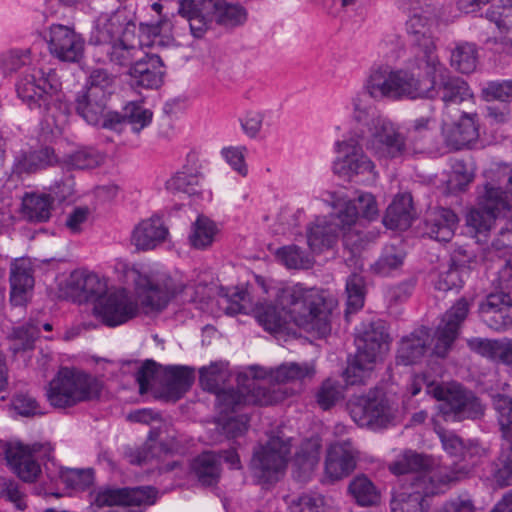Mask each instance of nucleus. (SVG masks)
Wrapping results in <instances>:
<instances>
[{
  "mask_svg": "<svg viewBox=\"0 0 512 512\" xmlns=\"http://www.w3.org/2000/svg\"><path fill=\"white\" fill-rule=\"evenodd\" d=\"M103 157L93 148H82L63 157V163L71 169H93L100 165Z\"/></svg>",
  "mask_w": 512,
  "mask_h": 512,
  "instance_id": "55",
  "label": "nucleus"
},
{
  "mask_svg": "<svg viewBox=\"0 0 512 512\" xmlns=\"http://www.w3.org/2000/svg\"><path fill=\"white\" fill-rule=\"evenodd\" d=\"M477 114L463 112L459 121L452 126L443 123L444 143L450 151L461 150L479 137Z\"/></svg>",
  "mask_w": 512,
  "mask_h": 512,
  "instance_id": "29",
  "label": "nucleus"
},
{
  "mask_svg": "<svg viewBox=\"0 0 512 512\" xmlns=\"http://www.w3.org/2000/svg\"><path fill=\"white\" fill-rule=\"evenodd\" d=\"M146 282L147 287L142 299V304L151 311L163 310L170 299L178 293L177 288L172 285L170 278L165 279L162 284L154 283L148 279Z\"/></svg>",
  "mask_w": 512,
  "mask_h": 512,
  "instance_id": "40",
  "label": "nucleus"
},
{
  "mask_svg": "<svg viewBox=\"0 0 512 512\" xmlns=\"http://www.w3.org/2000/svg\"><path fill=\"white\" fill-rule=\"evenodd\" d=\"M353 421L360 427L373 430L387 428L398 422L399 410L395 403L384 396H360L348 402Z\"/></svg>",
  "mask_w": 512,
  "mask_h": 512,
  "instance_id": "11",
  "label": "nucleus"
},
{
  "mask_svg": "<svg viewBox=\"0 0 512 512\" xmlns=\"http://www.w3.org/2000/svg\"><path fill=\"white\" fill-rule=\"evenodd\" d=\"M486 19L493 23L499 33L512 35V1L497 0L485 12Z\"/></svg>",
  "mask_w": 512,
  "mask_h": 512,
  "instance_id": "49",
  "label": "nucleus"
},
{
  "mask_svg": "<svg viewBox=\"0 0 512 512\" xmlns=\"http://www.w3.org/2000/svg\"><path fill=\"white\" fill-rule=\"evenodd\" d=\"M130 36L121 38L118 42L106 46L102 53H105L108 60L118 66H132V64L140 58L142 50L134 43H130Z\"/></svg>",
  "mask_w": 512,
  "mask_h": 512,
  "instance_id": "43",
  "label": "nucleus"
},
{
  "mask_svg": "<svg viewBox=\"0 0 512 512\" xmlns=\"http://www.w3.org/2000/svg\"><path fill=\"white\" fill-rule=\"evenodd\" d=\"M343 397L341 384L331 378L323 381L317 391V403L323 410H328L334 406Z\"/></svg>",
  "mask_w": 512,
  "mask_h": 512,
  "instance_id": "59",
  "label": "nucleus"
},
{
  "mask_svg": "<svg viewBox=\"0 0 512 512\" xmlns=\"http://www.w3.org/2000/svg\"><path fill=\"white\" fill-rule=\"evenodd\" d=\"M291 452L289 439L270 437L268 442L254 453L252 469L255 477L263 484L278 481L284 472Z\"/></svg>",
  "mask_w": 512,
  "mask_h": 512,
  "instance_id": "13",
  "label": "nucleus"
},
{
  "mask_svg": "<svg viewBox=\"0 0 512 512\" xmlns=\"http://www.w3.org/2000/svg\"><path fill=\"white\" fill-rule=\"evenodd\" d=\"M66 291L74 299L96 303L108 291V284L105 278L92 271L76 269L66 280Z\"/></svg>",
  "mask_w": 512,
  "mask_h": 512,
  "instance_id": "25",
  "label": "nucleus"
},
{
  "mask_svg": "<svg viewBox=\"0 0 512 512\" xmlns=\"http://www.w3.org/2000/svg\"><path fill=\"white\" fill-rule=\"evenodd\" d=\"M321 442L319 438L305 440L295 455V465L304 476L309 475L317 467L320 460Z\"/></svg>",
  "mask_w": 512,
  "mask_h": 512,
  "instance_id": "48",
  "label": "nucleus"
},
{
  "mask_svg": "<svg viewBox=\"0 0 512 512\" xmlns=\"http://www.w3.org/2000/svg\"><path fill=\"white\" fill-rule=\"evenodd\" d=\"M27 67L16 84L18 97L31 109L38 110L47 125L62 129L68 121L69 109L62 101L61 82L57 73L32 66L29 49H11L0 54V68L4 73L17 72Z\"/></svg>",
  "mask_w": 512,
  "mask_h": 512,
  "instance_id": "2",
  "label": "nucleus"
},
{
  "mask_svg": "<svg viewBox=\"0 0 512 512\" xmlns=\"http://www.w3.org/2000/svg\"><path fill=\"white\" fill-rule=\"evenodd\" d=\"M168 235L160 217L154 216L141 221L133 230L131 242L138 250H151L162 243Z\"/></svg>",
  "mask_w": 512,
  "mask_h": 512,
  "instance_id": "32",
  "label": "nucleus"
},
{
  "mask_svg": "<svg viewBox=\"0 0 512 512\" xmlns=\"http://www.w3.org/2000/svg\"><path fill=\"white\" fill-rule=\"evenodd\" d=\"M199 381L201 387L216 394L228 378V371L223 363H212L208 367L199 370Z\"/></svg>",
  "mask_w": 512,
  "mask_h": 512,
  "instance_id": "53",
  "label": "nucleus"
},
{
  "mask_svg": "<svg viewBox=\"0 0 512 512\" xmlns=\"http://www.w3.org/2000/svg\"><path fill=\"white\" fill-rule=\"evenodd\" d=\"M376 361V358L356 351L344 371L346 383L348 385L365 384L373 373Z\"/></svg>",
  "mask_w": 512,
  "mask_h": 512,
  "instance_id": "41",
  "label": "nucleus"
},
{
  "mask_svg": "<svg viewBox=\"0 0 512 512\" xmlns=\"http://www.w3.org/2000/svg\"><path fill=\"white\" fill-rule=\"evenodd\" d=\"M92 504L105 506H150L156 502L157 490L151 486L110 488L101 487L91 493Z\"/></svg>",
  "mask_w": 512,
  "mask_h": 512,
  "instance_id": "19",
  "label": "nucleus"
},
{
  "mask_svg": "<svg viewBox=\"0 0 512 512\" xmlns=\"http://www.w3.org/2000/svg\"><path fill=\"white\" fill-rule=\"evenodd\" d=\"M108 99L92 97L89 92L82 90L75 99V110L88 124L99 125L107 110Z\"/></svg>",
  "mask_w": 512,
  "mask_h": 512,
  "instance_id": "39",
  "label": "nucleus"
},
{
  "mask_svg": "<svg viewBox=\"0 0 512 512\" xmlns=\"http://www.w3.org/2000/svg\"><path fill=\"white\" fill-rule=\"evenodd\" d=\"M411 69L424 72L423 78H418L416 99L441 100L444 109L451 105H459L473 97L468 83L451 72L436 57L435 65L428 61Z\"/></svg>",
  "mask_w": 512,
  "mask_h": 512,
  "instance_id": "6",
  "label": "nucleus"
},
{
  "mask_svg": "<svg viewBox=\"0 0 512 512\" xmlns=\"http://www.w3.org/2000/svg\"><path fill=\"white\" fill-rule=\"evenodd\" d=\"M10 302L14 306H22L27 302L28 291L34 286L33 268L29 260L18 259L11 265Z\"/></svg>",
  "mask_w": 512,
  "mask_h": 512,
  "instance_id": "31",
  "label": "nucleus"
},
{
  "mask_svg": "<svg viewBox=\"0 0 512 512\" xmlns=\"http://www.w3.org/2000/svg\"><path fill=\"white\" fill-rule=\"evenodd\" d=\"M470 304L465 298L459 299L443 316L436 330L433 353L445 357L457 338L462 322L466 319Z\"/></svg>",
  "mask_w": 512,
  "mask_h": 512,
  "instance_id": "22",
  "label": "nucleus"
},
{
  "mask_svg": "<svg viewBox=\"0 0 512 512\" xmlns=\"http://www.w3.org/2000/svg\"><path fill=\"white\" fill-rule=\"evenodd\" d=\"M482 94L487 101L510 102L512 101V80L488 82L483 87Z\"/></svg>",
  "mask_w": 512,
  "mask_h": 512,
  "instance_id": "62",
  "label": "nucleus"
},
{
  "mask_svg": "<svg viewBox=\"0 0 512 512\" xmlns=\"http://www.w3.org/2000/svg\"><path fill=\"white\" fill-rule=\"evenodd\" d=\"M361 138H349L335 143V151L338 154L333 162V172L340 177L352 180L362 175L368 180H375L378 173L374 163L363 152L359 140Z\"/></svg>",
  "mask_w": 512,
  "mask_h": 512,
  "instance_id": "14",
  "label": "nucleus"
},
{
  "mask_svg": "<svg viewBox=\"0 0 512 512\" xmlns=\"http://www.w3.org/2000/svg\"><path fill=\"white\" fill-rule=\"evenodd\" d=\"M215 9H212L213 20L224 27L233 28L245 23L247 12L245 8L226 0H215Z\"/></svg>",
  "mask_w": 512,
  "mask_h": 512,
  "instance_id": "45",
  "label": "nucleus"
},
{
  "mask_svg": "<svg viewBox=\"0 0 512 512\" xmlns=\"http://www.w3.org/2000/svg\"><path fill=\"white\" fill-rule=\"evenodd\" d=\"M115 78L104 69H95L91 72L85 91L92 97H105L109 99L113 93Z\"/></svg>",
  "mask_w": 512,
  "mask_h": 512,
  "instance_id": "54",
  "label": "nucleus"
},
{
  "mask_svg": "<svg viewBox=\"0 0 512 512\" xmlns=\"http://www.w3.org/2000/svg\"><path fill=\"white\" fill-rule=\"evenodd\" d=\"M217 233L216 223L208 217L200 215L192 224L188 237L189 243L195 249L204 250L212 245Z\"/></svg>",
  "mask_w": 512,
  "mask_h": 512,
  "instance_id": "47",
  "label": "nucleus"
},
{
  "mask_svg": "<svg viewBox=\"0 0 512 512\" xmlns=\"http://www.w3.org/2000/svg\"><path fill=\"white\" fill-rule=\"evenodd\" d=\"M481 320L495 331L512 327V297L505 292L488 294L478 306Z\"/></svg>",
  "mask_w": 512,
  "mask_h": 512,
  "instance_id": "23",
  "label": "nucleus"
},
{
  "mask_svg": "<svg viewBox=\"0 0 512 512\" xmlns=\"http://www.w3.org/2000/svg\"><path fill=\"white\" fill-rule=\"evenodd\" d=\"M349 492L360 506H372L378 503L379 493L366 476H357L349 484Z\"/></svg>",
  "mask_w": 512,
  "mask_h": 512,
  "instance_id": "52",
  "label": "nucleus"
},
{
  "mask_svg": "<svg viewBox=\"0 0 512 512\" xmlns=\"http://www.w3.org/2000/svg\"><path fill=\"white\" fill-rule=\"evenodd\" d=\"M404 258L405 253L401 248L395 245H388L383 249L381 256L373 265V270L379 275L386 276L393 270L401 267Z\"/></svg>",
  "mask_w": 512,
  "mask_h": 512,
  "instance_id": "57",
  "label": "nucleus"
},
{
  "mask_svg": "<svg viewBox=\"0 0 512 512\" xmlns=\"http://www.w3.org/2000/svg\"><path fill=\"white\" fill-rule=\"evenodd\" d=\"M94 314L108 327L122 325L137 316L139 307L136 299L124 288H119L98 299Z\"/></svg>",
  "mask_w": 512,
  "mask_h": 512,
  "instance_id": "16",
  "label": "nucleus"
},
{
  "mask_svg": "<svg viewBox=\"0 0 512 512\" xmlns=\"http://www.w3.org/2000/svg\"><path fill=\"white\" fill-rule=\"evenodd\" d=\"M412 209L410 194L397 195L386 210L384 225L389 229H407L411 225Z\"/></svg>",
  "mask_w": 512,
  "mask_h": 512,
  "instance_id": "38",
  "label": "nucleus"
},
{
  "mask_svg": "<svg viewBox=\"0 0 512 512\" xmlns=\"http://www.w3.org/2000/svg\"><path fill=\"white\" fill-rule=\"evenodd\" d=\"M354 342L357 351L378 359L388 349L389 334L385 322L380 319L362 322L356 328Z\"/></svg>",
  "mask_w": 512,
  "mask_h": 512,
  "instance_id": "27",
  "label": "nucleus"
},
{
  "mask_svg": "<svg viewBox=\"0 0 512 512\" xmlns=\"http://www.w3.org/2000/svg\"><path fill=\"white\" fill-rule=\"evenodd\" d=\"M102 382L83 370L61 367L49 382L46 397L55 408H70L96 399L102 391Z\"/></svg>",
  "mask_w": 512,
  "mask_h": 512,
  "instance_id": "7",
  "label": "nucleus"
},
{
  "mask_svg": "<svg viewBox=\"0 0 512 512\" xmlns=\"http://www.w3.org/2000/svg\"><path fill=\"white\" fill-rule=\"evenodd\" d=\"M347 313H354L364 305L365 283L362 276L352 274L346 281Z\"/></svg>",
  "mask_w": 512,
  "mask_h": 512,
  "instance_id": "58",
  "label": "nucleus"
},
{
  "mask_svg": "<svg viewBox=\"0 0 512 512\" xmlns=\"http://www.w3.org/2000/svg\"><path fill=\"white\" fill-rule=\"evenodd\" d=\"M494 407L503 437L508 443L499 456L494 478L500 486H509L512 484V399L498 394L494 397Z\"/></svg>",
  "mask_w": 512,
  "mask_h": 512,
  "instance_id": "17",
  "label": "nucleus"
},
{
  "mask_svg": "<svg viewBox=\"0 0 512 512\" xmlns=\"http://www.w3.org/2000/svg\"><path fill=\"white\" fill-rule=\"evenodd\" d=\"M486 455V449L480 446L478 443L469 442L465 444V449L462 453L461 459L459 463H456V467H453L448 471L446 467L431 468V471H441L443 474L447 473L448 475L455 476L451 482L459 479L460 475H464L469 473L473 466H475L478 461Z\"/></svg>",
  "mask_w": 512,
  "mask_h": 512,
  "instance_id": "42",
  "label": "nucleus"
},
{
  "mask_svg": "<svg viewBox=\"0 0 512 512\" xmlns=\"http://www.w3.org/2000/svg\"><path fill=\"white\" fill-rule=\"evenodd\" d=\"M57 161L54 149L45 146L38 150L20 153L13 166V172L21 176L45 168Z\"/></svg>",
  "mask_w": 512,
  "mask_h": 512,
  "instance_id": "35",
  "label": "nucleus"
},
{
  "mask_svg": "<svg viewBox=\"0 0 512 512\" xmlns=\"http://www.w3.org/2000/svg\"><path fill=\"white\" fill-rule=\"evenodd\" d=\"M40 332L39 323L34 320L14 328L12 333L13 344L11 346L13 353L33 349L34 342L40 336Z\"/></svg>",
  "mask_w": 512,
  "mask_h": 512,
  "instance_id": "51",
  "label": "nucleus"
},
{
  "mask_svg": "<svg viewBox=\"0 0 512 512\" xmlns=\"http://www.w3.org/2000/svg\"><path fill=\"white\" fill-rule=\"evenodd\" d=\"M400 8L410 15L406 21V31L411 38V57L407 61L408 68L423 65L428 61L435 65L437 55L436 44L432 35V27L437 22L436 8L432 0H397Z\"/></svg>",
  "mask_w": 512,
  "mask_h": 512,
  "instance_id": "5",
  "label": "nucleus"
},
{
  "mask_svg": "<svg viewBox=\"0 0 512 512\" xmlns=\"http://www.w3.org/2000/svg\"><path fill=\"white\" fill-rule=\"evenodd\" d=\"M356 467V452L350 439L337 441L327 450L324 466L326 482L334 483L348 477Z\"/></svg>",
  "mask_w": 512,
  "mask_h": 512,
  "instance_id": "24",
  "label": "nucleus"
},
{
  "mask_svg": "<svg viewBox=\"0 0 512 512\" xmlns=\"http://www.w3.org/2000/svg\"><path fill=\"white\" fill-rule=\"evenodd\" d=\"M44 39L51 55L60 61L75 63L83 57L85 39L71 26L52 24L45 32Z\"/></svg>",
  "mask_w": 512,
  "mask_h": 512,
  "instance_id": "18",
  "label": "nucleus"
},
{
  "mask_svg": "<svg viewBox=\"0 0 512 512\" xmlns=\"http://www.w3.org/2000/svg\"><path fill=\"white\" fill-rule=\"evenodd\" d=\"M167 379L163 392L167 399L177 401L191 388L194 382V371L185 366H171L167 368Z\"/></svg>",
  "mask_w": 512,
  "mask_h": 512,
  "instance_id": "37",
  "label": "nucleus"
},
{
  "mask_svg": "<svg viewBox=\"0 0 512 512\" xmlns=\"http://www.w3.org/2000/svg\"><path fill=\"white\" fill-rule=\"evenodd\" d=\"M314 374L313 369L308 364L285 363L272 370L270 379L277 384L301 381L310 378Z\"/></svg>",
  "mask_w": 512,
  "mask_h": 512,
  "instance_id": "50",
  "label": "nucleus"
},
{
  "mask_svg": "<svg viewBox=\"0 0 512 512\" xmlns=\"http://www.w3.org/2000/svg\"><path fill=\"white\" fill-rule=\"evenodd\" d=\"M418 78L408 69L390 66L372 68L364 82V92L376 101L416 100Z\"/></svg>",
  "mask_w": 512,
  "mask_h": 512,
  "instance_id": "8",
  "label": "nucleus"
},
{
  "mask_svg": "<svg viewBox=\"0 0 512 512\" xmlns=\"http://www.w3.org/2000/svg\"><path fill=\"white\" fill-rule=\"evenodd\" d=\"M54 198L44 193H26L22 199L21 213L29 222L43 223L51 217Z\"/></svg>",
  "mask_w": 512,
  "mask_h": 512,
  "instance_id": "36",
  "label": "nucleus"
},
{
  "mask_svg": "<svg viewBox=\"0 0 512 512\" xmlns=\"http://www.w3.org/2000/svg\"><path fill=\"white\" fill-rule=\"evenodd\" d=\"M134 30L135 24L127 19L124 12L103 13L95 21L90 40L93 44L101 46L103 50L121 38L127 36L134 38Z\"/></svg>",
  "mask_w": 512,
  "mask_h": 512,
  "instance_id": "20",
  "label": "nucleus"
},
{
  "mask_svg": "<svg viewBox=\"0 0 512 512\" xmlns=\"http://www.w3.org/2000/svg\"><path fill=\"white\" fill-rule=\"evenodd\" d=\"M220 414L228 415L243 405H272L285 398V392L276 386H266L259 380L250 379L237 389H221L216 394Z\"/></svg>",
  "mask_w": 512,
  "mask_h": 512,
  "instance_id": "9",
  "label": "nucleus"
},
{
  "mask_svg": "<svg viewBox=\"0 0 512 512\" xmlns=\"http://www.w3.org/2000/svg\"><path fill=\"white\" fill-rule=\"evenodd\" d=\"M434 460L427 455L407 450L389 465L394 475H411L410 490L393 494L391 512H428L427 497L443 493L455 476L431 471Z\"/></svg>",
  "mask_w": 512,
  "mask_h": 512,
  "instance_id": "4",
  "label": "nucleus"
},
{
  "mask_svg": "<svg viewBox=\"0 0 512 512\" xmlns=\"http://www.w3.org/2000/svg\"><path fill=\"white\" fill-rule=\"evenodd\" d=\"M431 341L430 330L426 327L418 328L410 335L403 337L397 351V363L402 365L418 363L429 351Z\"/></svg>",
  "mask_w": 512,
  "mask_h": 512,
  "instance_id": "30",
  "label": "nucleus"
},
{
  "mask_svg": "<svg viewBox=\"0 0 512 512\" xmlns=\"http://www.w3.org/2000/svg\"><path fill=\"white\" fill-rule=\"evenodd\" d=\"M126 123L131 125L133 132L138 133L152 121V112L141 105L131 102L124 108Z\"/></svg>",
  "mask_w": 512,
  "mask_h": 512,
  "instance_id": "61",
  "label": "nucleus"
},
{
  "mask_svg": "<svg viewBox=\"0 0 512 512\" xmlns=\"http://www.w3.org/2000/svg\"><path fill=\"white\" fill-rule=\"evenodd\" d=\"M129 75L132 85L145 89H157L164 82V63L158 55L146 54L132 64Z\"/></svg>",
  "mask_w": 512,
  "mask_h": 512,
  "instance_id": "28",
  "label": "nucleus"
},
{
  "mask_svg": "<svg viewBox=\"0 0 512 512\" xmlns=\"http://www.w3.org/2000/svg\"><path fill=\"white\" fill-rule=\"evenodd\" d=\"M478 50L474 43L458 42L451 49L450 64L463 74L472 73L477 66Z\"/></svg>",
  "mask_w": 512,
  "mask_h": 512,
  "instance_id": "44",
  "label": "nucleus"
},
{
  "mask_svg": "<svg viewBox=\"0 0 512 512\" xmlns=\"http://www.w3.org/2000/svg\"><path fill=\"white\" fill-rule=\"evenodd\" d=\"M366 93L357 94L353 100V119L361 126L366 127L365 135L369 133V128L373 127V121L378 118L373 117L372 106L366 100Z\"/></svg>",
  "mask_w": 512,
  "mask_h": 512,
  "instance_id": "60",
  "label": "nucleus"
},
{
  "mask_svg": "<svg viewBox=\"0 0 512 512\" xmlns=\"http://www.w3.org/2000/svg\"><path fill=\"white\" fill-rule=\"evenodd\" d=\"M458 224L457 215L448 208H435L426 217V233L439 242H448L454 236Z\"/></svg>",
  "mask_w": 512,
  "mask_h": 512,
  "instance_id": "33",
  "label": "nucleus"
},
{
  "mask_svg": "<svg viewBox=\"0 0 512 512\" xmlns=\"http://www.w3.org/2000/svg\"><path fill=\"white\" fill-rule=\"evenodd\" d=\"M276 256L289 269H308L313 265V258L296 245L281 247Z\"/></svg>",
  "mask_w": 512,
  "mask_h": 512,
  "instance_id": "56",
  "label": "nucleus"
},
{
  "mask_svg": "<svg viewBox=\"0 0 512 512\" xmlns=\"http://www.w3.org/2000/svg\"><path fill=\"white\" fill-rule=\"evenodd\" d=\"M512 209V199L499 187L485 185L484 193L478 198V207L469 211L466 224L475 234H486L496 218L506 217Z\"/></svg>",
  "mask_w": 512,
  "mask_h": 512,
  "instance_id": "12",
  "label": "nucleus"
},
{
  "mask_svg": "<svg viewBox=\"0 0 512 512\" xmlns=\"http://www.w3.org/2000/svg\"><path fill=\"white\" fill-rule=\"evenodd\" d=\"M65 483L75 490H85L94 482V471L92 469H72L64 476Z\"/></svg>",
  "mask_w": 512,
  "mask_h": 512,
  "instance_id": "64",
  "label": "nucleus"
},
{
  "mask_svg": "<svg viewBox=\"0 0 512 512\" xmlns=\"http://www.w3.org/2000/svg\"><path fill=\"white\" fill-rule=\"evenodd\" d=\"M160 430L151 429L149 431L146 442L137 448H127L124 452V457L131 465L144 466L153 464L155 461L159 464L160 460L172 452L171 444L159 439ZM177 466L176 462H169L165 466L156 467L160 471H171Z\"/></svg>",
  "mask_w": 512,
  "mask_h": 512,
  "instance_id": "21",
  "label": "nucleus"
},
{
  "mask_svg": "<svg viewBox=\"0 0 512 512\" xmlns=\"http://www.w3.org/2000/svg\"><path fill=\"white\" fill-rule=\"evenodd\" d=\"M330 204L333 209L331 214L317 217L307 228V243L313 253L332 248L340 233L348 245L359 217L371 221L378 216L377 203L371 193H361L353 200L332 193Z\"/></svg>",
  "mask_w": 512,
  "mask_h": 512,
  "instance_id": "3",
  "label": "nucleus"
},
{
  "mask_svg": "<svg viewBox=\"0 0 512 512\" xmlns=\"http://www.w3.org/2000/svg\"><path fill=\"white\" fill-rule=\"evenodd\" d=\"M188 161L192 163L191 166H184L168 182L170 189L188 194L195 192V187L199 185L201 172L195 155H188Z\"/></svg>",
  "mask_w": 512,
  "mask_h": 512,
  "instance_id": "46",
  "label": "nucleus"
},
{
  "mask_svg": "<svg viewBox=\"0 0 512 512\" xmlns=\"http://www.w3.org/2000/svg\"><path fill=\"white\" fill-rule=\"evenodd\" d=\"M461 272L462 270L455 265H451L447 270L439 272L435 281V288L444 292L460 288L463 284Z\"/></svg>",
  "mask_w": 512,
  "mask_h": 512,
  "instance_id": "63",
  "label": "nucleus"
},
{
  "mask_svg": "<svg viewBox=\"0 0 512 512\" xmlns=\"http://www.w3.org/2000/svg\"><path fill=\"white\" fill-rule=\"evenodd\" d=\"M356 137L367 138V149L380 160L400 158L406 152L403 135L386 119L373 121V127L369 128L367 135L364 129H360Z\"/></svg>",
  "mask_w": 512,
  "mask_h": 512,
  "instance_id": "15",
  "label": "nucleus"
},
{
  "mask_svg": "<svg viewBox=\"0 0 512 512\" xmlns=\"http://www.w3.org/2000/svg\"><path fill=\"white\" fill-rule=\"evenodd\" d=\"M426 392L440 401L438 409L445 421L476 419L483 415L484 408L479 399L462 386L445 388L440 384H427Z\"/></svg>",
  "mask_w": 512,
  "mask_h": 512,
  "instance_id": "10",
  "label": "nucleus"
},
{
  "mask_svg": "<svg viewBox=\"0 0 512 512\" xmlns=\"http://www.w3.org/2000/svg\"><path fill=\"white\" fill-rule=\"evenodd\" d=\"M333 298L325 291L307 289L296 283L279 288L275 304L255 302L247 290L236 292L228 301L225 311L229 315L254 314L257 322L270 333L282 332L290 323L320 336L330 330Z\"/></svg>",
  "mask_w": 512,
  "mask_h": 512,
  "instance_id": "1",
  "label": "nucleus"
},
{
  "mask_svg": "<svg viewBox=\"0 0 512 512\" xmlns=\"http://www.w3.org/2000/svg\"><path fill=\"white\" fill-rule=\"evenodd\" d=\"M40 448V444L29 446L15 443L7 446L5 450L7 463L21 480L33 482L40 475L41 467L36 457Z\"/></svg>",
  "mask_w": 512,
  "mask_h": 512,
  "instance_id": "26",
  "label": "nucleus"
},
{
  "mask_svg": "<svg viewBox=\"0 0 512 512\" xmlns=\"http://www.w3.org/2000/svg\"><path fill=\"white\" fill-rule=\"evenodd\" d=\"M191 471L203 486H214L221 475L220 456L214 451H204L191 462Z\"/></svg>",
  "mask_w": 512,
  "mask_h": 512,
  "instance_id": "34",
  "label": "nucleus"
}]
</instances>
